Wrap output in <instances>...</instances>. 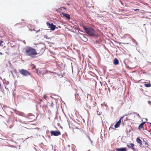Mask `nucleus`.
<instances>
[{"instance_id": "1", "label": "nucleus", "mask_w": 151, "mask_h": 151, "mask_svg": "<svg viewBox=\"0 0 151 151\" xmlns=\"http://www.w3.org/2000/svg\"><path fill=\"white\" fill-rule=\"evenodd\" d=\"M82 26L86 32L89 36H95L96 37H98L99 36V35L96 34L95 31L93 29L90 27H87L83 25H82Z\"/></svg>"}, {"instance_id": "2", "label": "nucleus", "mask_w": 151, "mask_h": 151, "mask_svg": "<svg viewBox=\"0 0 151 151\" xmlns=\"http://www.w3.org/2000/svg\"><path fill=\"white\" fill-rule=\"evenodd\" d=\"M26 54L30 56L34 57V56L37 54V52L35 49L31 47L27 48L26 50Z\"/></svg>"}, {"instance_id": "3", "label": "nucleus", "mask_w": 151, "mask_h": 151, "mask_svg": "<svg viewBox=\"0 0 151 151\" xmlns=\"http://www.w3.org/2000/svg\"><path fill=\"white\" fill-rule=\"evenodd\" d=\"M19 71L21 74L25 76H27L31 74L28 71L24 69H19Z\"/></svg>"}, {"instance_id": "4", "label": "nucleus", "mask_w": 151, "mask_h": 151, "mask_svg": "<svg viewBox=\"0 0 151 151\" xmlns=\"http://www.w3.org/2000/svg\"><path fill=\"white\" fill-rule=\"evenodd\" d=\"M44 49L41 46H39L37 47L36 52L37 54H42L44 51Z\"/></svg>"}, {"instance_id": "5", "label": "nucleus", "mask_w": 151, "mask_h": 151, "mask_svg": "<svg viewBox=\"0 0 151 151\" xmlns=\"http://www.w3.org/2000/svg\"><path fill=\"white\" fill-rule=\"evenodd\" d=\"M46 24L48 27V28L50 29L52 31L54 30L55 29L56 26L53 24H50L48 22L46 23Z\"/></svg>"}, {"instance_id": "6", "label": "nucleus", "mask_w": 151, "mask_h": 151, "mask_svg": "<svg viewBox=\"0 0 151 151\" xmlns=\"http://www.w3.org/2000/svg\"><path fill=\"white\" fill-rule=\"evenodd\" d=\"M51 136H58L61 134L59 131H51L50 132Z\"/></svg>"}, {"instance_id": "7", "label": "nucleus", "mask_w": 151, "mask_h": 151, "mask_svg": "<svg viewBox=\"0 0 151 151\" xmlns=\"http://www.w3.org/2000/svg\"><path fill=\"white\" fill-rule=\"evenodd\" d=\"M63 17L66 18L67 19L70 20V14H65L63 12L62 13Z\"/></svg>"}, {"instance_id": "8", "label": "nucleus", "mask_w": 151, "mask_h": 151, "mask_svg": "<svg viewBox=\"0 0 151 151\" xmlns=\"http://www.w3.org/2000/svg\"><path fill=\"white\" fill-rule=\"evenodd\" d=\"M86 67H79L78 68V72H83L85 69H86Z\"/></svg>"}, {"instance_id": "9", "label": "nucleus", "mask_w": 151, "mask_h": 151, "mask_svg": "<svg viewBox=\"0 0 151 151\" xmlns=\"http://www.w3.org/2000/svg\"><path fill=\"white\" fill-rule=\"evenodd\" d=\"M75 96L76 100H77L80 103H81V98L79 96L78 94H76L75 95Z\"/></svg>"}, {"instance_id": "10", "label": "nucleus", "mask_w": 151, "mask_h": 151, "mask_svg": "<svg viewBox=\"0 0 151 151\" xmlns=\"http://www.w3.org/2000/svg\"><path fill=\"white\" fill-rule=\"evenodd\" d=\"M122 118H121L119 120V121L116 122V124L114 125V127L115 128H117L118 127L121 122V119Z\"/></svg>"}, {"instance_id": "11", "label": "nucleus", "mask_w": 151, "mask_h": 151, "mask_svg": "<svg viewBox=\"0 0 151 151\" xmlns=\"http://www.w3.org/2000/svg\"><path fill=\"white\" fill-rule=\"evenodd\" d=\"M136 140H137V142L139 144L140 146L141 147H142L143 145L142 144V142L141 140H140V139L139 138H137V139Z\"/></svg>"}, {"instance_id": "12", "label": "nucleus", "mask_w": 151, "mask_h": 151, "mask_svg": "<svg viewBox=\"0 0 151 151\" xmlns=\"http://www.w3.org/2000/svg\"><path fill=\"white\" fill-rule=\"evenodd\" d=\"M116 150L117 151H127L125 147L117 148Z\"/></svg>"}, {"instance_id": "13", "label": "nucleus", "mask_w": 151, "mask_h": 151, "mask_svg": "<svg viewBox=\"0 0 151 151\" xmlns=\"http://www.w3.org/2000/svg\"><path fill=\"white\" fill-rule=\"evenodd\" d=\"M146 123V122H143L141 123L139 126L138 128L139 129H143L144 128V125Z\"/></svg>"}, {"instance_id": "14", "label": "nucleus", "mask_w": 151, "mask_h": 151, "mask_svg": "<svg viewBox=\"0 0 151 151\" xmlns=\"http://www.w3.org/2000/svg\"><path fill=\"white\" fill-rule=\"evenodd\" d=\"M114 63L115 65H118L119 63V61L117 58H115L114 60Z\"/></svg>"}, {"instance_id": "15", "label": "nucleus", "mask_w": 151, "mask_h": 151, "mask_svg": "<svg viewBox=\"0 0 151 151\" xmlns=\"http://www.w3.org/2000/svg\"><path fill=\"white\" fill-rule=\"evenodd\" d=\"M143 144L142 147L144 146L145 147H148V144L146 141L144 140L143 142Z\"/></svg>"}, {"instance_id": "16", "label": "nucleus", "mask_w": 151, "mask_h": 151, "mask_svg": "<svg viewBox=\"0 0 151 151\" xmlns=\"http://www.w3.org/2000/svg\"><path fill=\"white\" fill-rule=\"evenodd\" d=\"M134 146V145L133 144L131 143L129 144V145H127V147L129 148H131V147H133Z\"/></svg>"}, {"instance_id": "17", "label": "nucleus", "mask_w": 151, "mask_h": 151, "mask_svg": "<svg viewBox=\"0 0 151 151\" xmlns=\"http://www.w3.org/2000/svg\"><path fill=\"white\" fill-rule=\"evenodd\" d=\"M144 85L146 87H150L151 86V84L150 83L145 84Z\"/></svg>"}, {"instance_id": "18", "label": "nucleus", "mask_w": 151, "mask_h": 151, "mask_svg": "<svg viewBox=\"0 0 151 151\" xmlns=\"http://www.w3.org/2000/svg\"><path fill=\"white\" fill-rule=\"evenodd\" d=\"M28 118L29 119H30V116H31L32 117V118H31L32 119H33L34 118V115H29V114H28Z\"/></svg>"}, {"instance_id": "19", "label": "nucleus", "mask_w": 151, "mask_h": 151, "mask_svg": "<svg viewBox=\"0 0 151 151\" xmlns=\"http://www.w3.org/2000/svg\"><path fill=\"white\" fill-rule=\"evenodd\" d=\"M119 104H120L121 105H122L124 103L123 101L121 100L119 101Z\"/></svg>"}, {"instance_id": "20", "label": "nucleus", "mask_w": 151, "mask_h": 151, "mask_svg": "<svg viewBox=\"0 0 151 151\" xmlns=\"http://www.w3.org/2000/svg\"><path fill=\"white\" fill-rule=\"evenodd\" d=\"M134 114H136V115L138 116V117H139V118H141V117L140 116V115H139V114H138L137 113H136V112H134Z\"/></svg>"}, {"instance_id": "21", "label": "nucleus", "mask_w": 151, "mask_h": 151, "mask_svg": "<svg viewBox=\"0 0 151 151\" xmlns=\"http://www.w3.org/2000/svg\"><path fill=\"white\" fill-rule=\"evenodd\" d=\"M101 114V112H99V111H98V110L97 111V114L98 115H100Z\"/></svg>"}, {"instance_id": "22", "label": "nucleus", "mask_w": 151, "mask_h": 151, "mask_svg": "<svg viewBox=\"0 0 151 151\" xmlns=\"http://www.w3.org/2000/svg\"><path fill=\"white\" fill-rule=\"evenodd\" d=\"M21 23H17L15 25L17 26H19V25H21Z\"/></svg>"}, {"instance_id": "23", "label": "nucleus", "mask_w": 151, "mask_h": 151, "mask_svg": "<svg viewBox=\"0 0 151 151\" xmlns=\"http://www.w3.org/2000/svg\"><path fill=\"white\" fill-rule=\"evenodd\" d=\"M133 10H134V11H139V9H133Z\"/></svg>"}, {"instance_id": "24", "label": "nucleus", "mask_w": 151, "mask_h": 151, "mask_svg": "<svg viewBox=\"0 0 151 151\" xmlns=\"http://www.w3.org/2000/svg\"><path fill=\"white\" fill-rule=\"evenodd\" d=\"M83 40L84 41H86L87 40V39L86 38H85L84 40Z\"/></svg>"}, {"instance_id": "25", "label": "nucleus", "mask_w": 151, "mask_h": 151, "mask_svg": "<svg viewBox=\"0 0 151 151\" xmlns=\"http://www.w3.org/2000/svg\"><path fill=\"white\" fill-rule=\"evenodd\" d=\"M61 8H63L65 9H66V8L64 7H62L60 8H59V9H60Z\"/></svg>"}, {"instance_id": "26", "label": "nucleus", "mask_w": 151, "mask_h": 151, "mask_svg": "<svg viewBox=\"0 0 151 151\" xmlns=\"http://www.w3.org/2000/svg\"><path fill=\"white\" fill-rule=\"evenodd\" d=\"M3 42V41L1 40L0 42V46H1V44Z\"/></svg>"}, {"instance_id": "27", "label": "nucleus", "mask_w": 151, "mask_h": 151, "mask_svg": "<svg viewBox=\"0 0 151 151\" xmlns=\"http://www.w3.org/2000/svg\"><path fill=\"white\" fill-rule=\"evenodd\" d=\"M127 68L128 70L131 69V68L130 67H127Z\"/></svg>"}, {"instance_id": "28", "label": "nucleus", "mask_w": 151, "mask_h": 151, "mask_svg": "<svg viewBox=\"0 0 151 151\" xmlns=\"http://www.w3.org/2000/svg\"><path fill=\"white\" fill-rule=\"evenodd\" d=\"M108 89L109 90V93H110V88H108Z\"/></svg>"}, {"instance_id": "29", "label": "nucleus", "mask_w": 151, "mask_h": 151, "mask_svg": "<svg viewBox=\"0 0 151 151\" xmlns=\"http://www.w3.org/2000/svg\"><path fill=\"white\" fill-rule=\"evenodd\" d=\"M13 125H12L10 126L9 127L10 128H11L12 127H13Z\"/></svg>"}, {"instance_id": "30", "label": "nucleus", "mask_w": 151, "mask_h": 151, "mask_svg": "<svg viewBox=\"0 0 151 151\" xmlns=\"http://www.w3.org/2000/svg\"><path fill=\"white\" fill-rule=\"evenodd\" d=\"M132 149L134 151L135 150V148H134V147H132Z\"/></svg>"}, {"instance_id": "31", "label": "nucleus", "mask_w": 151, "mask_h": 151, "mask_svg": "<svg viewBox=\"0 0 151 151\" xmlns=\"http://www.w3.org/2000/svg\"><path fill=\"white\" fill-rule=\"evenodd\" d=\"M148 103L149 104H150V103H151V101H148Z\"/></svg>"}, {"instance_id": "32", "label": "nucleus", "mask_w": 151, "mask_h": 151, "mask_svg": "<svg viewBox=\"0 0 151 151\" xmlns=\"http://www.w3.org/2000/svg\"><path fill=\"white\" fill-rule=\"evenodd\" d=\"M88 139H89L90 140H91V139H90V137H89L88 136Z\"/></svg>"}, {"instance_id": "33", "label": "nucleus", "mask_w": 151, "mask_h": 151, "mask_svg": "<svg viewBox=\"0 0 151 151\" xmlns=\"http://www.w3.org/2000/svg\"><path fill=\"white\" fill-rule=\"evenodd\" d=\"M90 141H91V143L92 144L93 143V141L91 140H90Z\"/></svg>"}, {"instance_id": "34", "label": "nucleus", "mask_w": 151, "mask_h": 151, "mask_svg": "<svg viewBox=\"0 0 151 151\" xmlns=\"http://www.w3.org/2000/svg\"><path fill=\"white\" fill-rule=\"evenodd\" d=\"M3 54L2 52H0V55H3Z\"/></svg>"}, {"instance_id": "35", "label": "nucleus", "mask_w": 151, "mask_h": 151, "mask_svg": "<svg viewBox=\"0 0 151 151\" xmlns=\"http://www.w3.org/2000/svg\"><path fill=\"white\" fill-rule=\"evenodd\" d=\"M124 11V9H122V10H121V11H122V12H123Z\"/></svg>"}, {"instance_id": "36", "label": "nucleus", "mask_w": 151, "mask_h": 151, "mask_svg": "<svg viewBox=\"0 0 151 151\" xmlns=\"http://www.w3.org/2000/svg\"><path fill=\"white\" fill-rule=\"evenodd\" d=\"M150 124V126H151V123H149Z\"/></svg>"}, {"instance_id": "37", "label": "nucleus", "mask_w": 151, "mask_h": 151, "mask_svg": "<svg viewBox=\"0 0 151 151\" xmlns=\"http://www.w3.org/2000/svg\"><path fill=\"white\" fill-rule=\"evenodd\" d=\"M46 97L44 96V98L45 99H46Z\"/></svg>"}, {"instance_id": "38", "label": "nucleus", "mask_w": 151, "mask_h": 151, "mask_svg": "<svg viewBox=\"0 0 151 151\" xmlns=\"http://www.w3.org/2000/svg\"><path fill=\"white\" fill-rule=\"evenodd\" d=\"M34 68H35V66L33 67Z\"/></svg>"}, {"instance_id": "39", "label": "nucleus", "mask_w": 151, "mask_h": 151, "mask_svg": "<svg viewBox=\"0 0 151 151\" xmlns=\"http://www.w3.org/2000/svg\"><path fill=\"white\" fill-rule=\"evenodd\" d=\"M146 119V120H147V119Z\"/></svg>"}, {"instance_id": "40", "label": "nucleus", "mask_w": 151, "mask_h": 151, "mask_svg": "<svg viewBox=\"0 0 151 151\" xmlns=\"http://www.w3.org/2000/svg\"><path fill=\"white\" fill-rule=\"evenodd\" d=\"M68 4V5H69V4Z\"/></svg>"}, {"instance_id": "41", "label": "nucleus", "mask_w": 151, "mask_h": 151, "mask_svg": "<svg viewBox=\"0 0 151 151\" xmlns=\"http://www.w3.org/2000/svg\"><path fill=\"white\" fill-rule=\"evenodd\" d=\"M86 105H87V104H86Z\"/></svg>"}, {"instance_id": "42", "label": "nucleus", "mask_w": 151, "mask_h": 151, "mask_svg": "<svg viewBox=\"0 0 151 151\" xmlns=\"http://www.w3.org/2000/svg\"><path fill=\"white\" fill-rule=\"evenodd\" d=\"M150 134H151V132H150Z\"/></svg>"}]
</instances>
